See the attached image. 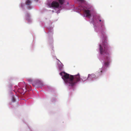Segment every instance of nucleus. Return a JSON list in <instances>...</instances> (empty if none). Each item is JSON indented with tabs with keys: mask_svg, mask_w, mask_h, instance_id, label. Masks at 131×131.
<instances>
[{
	"mask_svg": "<svg viewBox=\"0 0 131 131\" xmlns=\"http://www.w3.org/2000/svg\"><path fill=\"white\" fill-rule=\"evenodd\" d=\"M60 74L62 76V78L65 84L71 87H73L81 80L79 74L77 75H73L64 72H62Z\"/></svg>",
	"mask_w": 131,
	"mask_h": 131,
	"instance_id": "obj_1",
	"label": "nucleus"
},
{
	"mask_svg": "<svg viewBox=\"0 0 131 131\" xmlns=\"http://www.w3.org/2000/svg\"><path fill=\"white\" fill-rule=\"evenodd\" d=\"M108 47L106 40L102 44L100 45V51L101 54L105 57L104 61L103 67L106 68L108 67L111 62L109 51L108 50Z\"/></svg>",
	"mask_w": 131,
	"mask_h": 131,
	"instance_id": "obj_2",
	"label": "nucleus"
},
{
	"mask_svg": "<svg viewBox=\"0 0 131 131\" xmlns=\"http://www.w3.org/2000/svg\"><path fill=\"white\" fill-rule=\"evenodd\" d=\"M28 87L30 88L31 86L30 85L27 86L26 85L25 87V88L24 90L23 89H19L18 90V91L21 94L23 95L25 93V92L26 91V89L28 88ZM31 90L30 88L29 90Z\"/></svg>",
	"mask_w": 131,
	"mask_h": 131,
	"instance_id": "obj_3",
	"label": "nucleus"
},
{
	"mask_svg": "<svg viewBox=\"0 0 131 131\" xmlns=\"http://www.w3.org/2000/svg\"><path fill=\"white\" fill-rule=\"evenodd\" d=\"M96 76L94 74H89L88 75L87 79L88 80H92L93 78H95Z\"/></svg>",
	"mask_w": 131,
	"mask_h": 131,
	"instance_id": "obj_4",
	"label": "nucleus"
},
{
	"mask_svg": "<svg viewBox=\"0 0 131 131\" xmlns=\"http://www.w3.org/2000/svg\"><path fill=\"white\" fill-rule=\"evenodd\" d=\"M51 7L54 8H57L59 7V3L53 1L51 4Z\"/></svg>",
	"mask_w": 131,
	"mask_h": 131,
	"instance_id": "obj_5",
	"label": "nucleus"
},
{
	"mask_svg": "<svg viewBox=\"0 0 131 131\" xmlns=\"http://www.w3.org/2000/svg\"><path fill=\"white\" fill-rule=\"evenodd\" d=\"M42 84V83L40 81L38 80L33 82L32 84L34 86H35L36 85L38 86H40Z\"/></svg>",
	"mask_w": 131,
	"mask_h": 131,
	"instance_id": "obj_6",
	"label": "nucleus"
},
{
	"mask_svg": "<svg viewBox=\"0 0 131 131\" xmlns=\"http://www.w3.org/2000/svg\"><path fill=\"white\" fill-rule=\"evenodd\" d=\"M31 1L29 0H27L26 2V4L28 6V9H31L32 7L31 6Z\"/></svg>",
	"mask_w": 131,
	"mask_h": 131,
	"instance_id": "obj_7",
	"label": "nucleus"
},
{
	"mask_svg": "<svg viewBox=\"0 0 131 131\" xmlns=\"http://www.w3.org/2000/svg\"><path fill=\"white\" fill-rule=\"evenodd\" d=\"M84 12L86 15V16H90L91 15L90 12L89 10H85L84 11Z\"/></svg>",
	"mask_w": 131,
	"mask_h": 131,
	"instance_id": "obj_8",
	"label": "nucleus"
},
{
	"mask_svg": "<svg viewBox=\"0 0 131 131\" xmlns=\"http://www.w3.org/2000/svg\"><path fill=\"white\" fill-rule=\"evenodd\" d=\"M77 9L78 10L79 12L80 11L84 9V7L82 6H79L77 8Z\"/></svg>",
	"mask_w": 131,
	"mask_h": 131,
	"instance_id": "obj_9",
	"label": "nucleus"
},
{
	"mask_svg": "<svg viewBox=\"0 0 131 131\" xmlns=\"http://www.w3.org/2000/svg\"><path fill=\"white\" fill-rule=\"evenodd\" d=\"M98 73H99V75H101L102 74V71L101 69L100 70H99L98 71Z\"/></svg>",
	"mask_w": 131,
	"mask_h": 131,
	"instance_id": "obj_10",
	"label": "nucleus"
},
{
	"mask_svg": "<svg viewBox=\"0 0 131 131\" xmlns=\"http://www.w3.org/2000/svg\"><path fill=\"white\" fill-rule=\"evenodd\" d=\"M64 0H59V1L60 3L62 5L63 3Z\"/></svg>",
	"mask_w": 131,
	"mask_h": 131,
	"instance_id": "obj_11",
	"label": "nucleus"
},
{
	"mask_svg": "<svg viewBox=\"0 0 131 131\" xmlns=\"http://www.w3.org/2000/svg\"><path fill=\"white\" fill-rule=\"evenodd\" d=\"M86 79H87V78H86V77L84 76L82 78V80L83 81L86 80Z\"/></svg>",
	"mask_w": 131,
	"mask_h": 131,
	"instance_id": "obj_12",
	"label": "nucleus"
},
{
	"mask_svg": "<svg viewBox=\"0 0 131 131\" xmlns=\"http://www.w3.org/2000/svg\"><path fill=\"white\" fill-rule=\"evenodd\" d=\"M78 1L80 2L81 3H83L84 2V0H77Z\"/></svg>",
	"mask_w": 131,
	"mask_h": 131,
	"instance_id": "obj_13",
	"label": "nucleus"
},
{
	"mask_svg": "<svg viewBox=\"0 0 131 131\" xmlns=\"http://www.w3.org/2000/svg\"><path fill=\"white\" fill-rule=\"evenodd\" d=\"M28 80L29 82H31L32 81V80L31 79H28Z\"/></svg>",
	"mask_w": 131,
	"mask_h": 131,
	"instance_id": "obj_14",
	"label": "nucleus"
},
{
	"mask_svg": "<svg viewBox=\"0 0 131 131\" xmlns=\"http://www.w3.org/2000/svg\"><path fill=\"white\" fill-rule=\"evenodd\" d=\"M12 100L13 102H14L15 101V100L13 97H12Z\"/></svg>",
	"mask_w": 131,
	"mask_h": 131,
	"instance_id": "obj_15",
	"label": "nucleus"
},
{
	"mask_svg": "<svg viewBox=\"0 0 131 131\" xmlns=\"http://www.w3.org/2000/svg\"><path fill=\"white\" fill-rule=\"evenodd\" d=\"M30 15V14L29 13H27V16H29Z\"/></svg>",
	"mask_w": 131,
	"mask_h": 131,
	"instance_id": "obj_16",
	"label": "nucleus"
},
{
	"mask_svg": "<svg viewBox=\"0 0 131 131\" xmlns=\"http://www.w3.org/2000/svg\"><path fill=\"white\" fill-rule=\"evenodd\" d=\"M101 21V20H100V21Z\"/></svg>",
	"mask_w": 131,
	"mask_h": 131,
	"instance_id": "obj_17",
	"label": "nucleus"
}]
</instances>
